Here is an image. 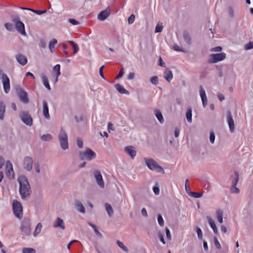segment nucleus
I'll return each mask as SVG.
<instances>
[{"label": "nucleus", "mask_w": 253, "mask_h": 253, "mask_svg": "<svg viewBox=\"0 0 253 253\" xmlns=\"http://www.w3.org/2000/svg\"><path fill=\"white\" fill-rule=\"evenodd\" d=\"M4 159L2 156H0V169H1L4 165Z\"/></svg>", "instance_id": "obj_59"}, {"label": "nucleus", "mask_w": 253, "mask_h": 253, "mask_svg": "<svg viewBox=\"0 0 253 253\" xmlns=\"http://www.w3.org/2000/svg\"><path fill=\"white\" fill-rule=\"evenodd\" d=\"M42 80L44 86L49 90L51 89L48 80L45 75H42Z\"/></svg>", "instance_id": "obj_28"}, {"label": "nucleus", "mask_w": 253, "mask_h": 253, "mask_svg": "<svg viewBox=\"0 0 253 253\" xmlns=\"http://www.w3.org/2000/svg\"><path fill=\"white\" fill-rule=\"evenodd\" d=\"M89 225L93 229L95 234L97 236H101V234L98 231V230H97V229L95 225L90 223Z\"/></svg>", "instance_id": "obj_44"}, {"label": "nucleus", "mask_w": 253, "mask_h": 253, "mask_svg": "<svg viewBox=\"0 0 253 253\" xmlns=\"http://www.w3.org/2000/svg\"><path fill=\"white\" fill-rule=\"evenodd\" d=\"M80 156L81 160H86L91 161L95 158L96 155L95 153L90 149H86L84 152H82L80 153Z\"/></svg>", "instance_id": "obj_3"}, {"label": "nucleus", "mask_w": 253, "mask_h": 253, "mask_svg": "<svg viewBox=\"0 0 253 253\" xmlns=\"http://www.w3.org/2000/svg\"><path fill=\"white\" fill-rule=\"evenodd\" d=\"M227 120L229 127V129L231 132L234 131L235 126L234 122L232 118V116L230 111H228Z\"/></svg>", "instance_id": "obj_14"}, {"label": "nucleus", "mask_w": 253, "mask_h": 253, "mask_svg": "<svg viewBox=\"0 0 253 253\" xmlns=\"http://www.w3.org/2000/svg\"><path fill=\"white\" fill-rule=\"evenodd\" d=\"M155 114L156 117H157V119L159 121V122L161 124H163L164 122L163 116L161 113V112L159 110H155Z\"/></svg>", "instance_id": "obj_26"}, {"label": "nucleus", "mask_w": 253, "mask_h": 253, "mask_svg": "<svg viewBox=\"0 0 253 253\" xmlns=\"http://www.w3.org/2000/svg\"><path fill=\"white\" fill-rule=\"evenodd\" d=\"M245 48L246 50H249L253 48V42H250L249 43L246 44L245 46Z\"/></svg>", "instance_id": "obj_47"}, {"label": "nucleus", "mask_w": 253, "mask_h": 253, "mask_svg": "<svg viewBox=\"0 0 253 253\" xmlns=\"http://www.w3.org/2000/svg\"><path fill=\"white\" fill-rule=\"evenodd\" d=\"M77 143L78 146L80 148H81L83 147V141L81 139H78L77 140Z\"/></svg>", "instance_id": "obj_55"}, {"label": "nucleus", "mask_w": 253, "mask_h": 253, "mask_svg": "<svg viewBox=\"0 0 253 253\" xmlns=\"http://www.w3.org/2000/svg\"><path fill=\"white\" fill-rule=\"evenodd\" d=\"M0 78L3 84L4 91L5 93H7L10 88L9 78L5 74L2 73L0 75Z\"/></svg>", "instance_id": "obj_8"}, {"label": "nucleus", "mask_w": 253, "mask_h": 253, "mask_svg": "<svg viewBox=\"0 0 253 253\" xmlns=\"http://www.w3.org/2000/svg\"><path fill=\"white\" fill-rule=\"evenodd\" d=\"M197 233L198 238L200 239H201L203 237L202 231L201 229L199 228H198L197 229Z\"/></svg>", "instance_id": "obj_50"}, {"label": "nucleus", "mask_w": 253, "mask_h": 253, "mask_svg": "<svg viewBox=\"0 0 253 253\" xmlns=\"http://www.w3.org/2000/svg\"><path fill=\"white\" fill-rule=\"evenodd\" d=\"M222 50V47L221 46H216L215 47H213L211 49V51L213 52H220Z\"/></svg>", "instance_id": "obj_51"}, {"label": "nucleus", "mask_w": 253, "mask_h": 253, "mask_svg": "<svg viewBox=\"0 0 253 253\" xmlns=\"http://www.w3.org/2000/svg\"><path fill=\"white\" fill-rule=\"evenodd\" d=\"M215 139V136L213 132H211L210 135V140L211 143H213Z\"/></svg>", "instance_id": "obj_52"}, {"label": "nucleus", "mask_w": 253, "mask_h": 253, "mask_svg": "<svg viewBox=\"0 0 253 253\" xmlns=\"http://www.w3.org/2000/svg\"><path fill=\"white\" fill-rule=\"evenodd\" d=\"M16 59L17 62L22 66L26 65L28 62L26 57L21 54H18L16 55Z\"/></svg>", "instance_id": "obj_15"}, {"label": "nucleus", "mask_w": 253, "mask_h": 253, "mask_svg": "<svg viewBox=\"0 0 253 253\" xmlns=\"http://www.w3.org/2000/svg\"><path fill=\"white\" fill-rule=\"evenodd\" d=\"M19 183V193L21 198L25 199L30 194V186L25 176L21 175L18 177Z\"/></svg>", "instance_id": "obj_1"}, {"label": "nucleus", "mask_w": 253, "mask_h": 253, "mask_svg": "<svg viewBox=\"0 0 253 253\" xmlns=\"http://www.w3.org/2000/svg\"><path fill=\"white\" fill-rule=\"evenodd\" d=\"M150 82L154 84H157L159 83L158 78L157 76H154L150 79Z\"/></svg>", "instance_id": "obj_43"}, {"label": "nucleus", "mask_w": 253, "mask_h": 253, "mask_svg": "<svg viewBox=\"0 0 253 253\" xmlns=\"http://www.w3.org/2000/svg\"><path fill=\"white\" fill-rule=\"evenodd\" d=\"M158 221L161 226H163L164 225V221L161 215L159 214L158 216Z\"/></svg>", "instance_id": "obj_45"}, {"label": "nucleus", "mask_w": 253, "mask_h": 253, "mask_svg": "<svg viewBox=\"0 0 253 253\" xmlns=\"http://www.w3.org/2000/svg\"><path fill=\"white\" fill-rule=\"evenodd\" d=\"M164 78L167 81L169 82L173 78L172 72L169 69H167L164 72Z\"/></svg>", "instance_id": "obj_25"}, {"label": "nucleus", "mask_w": 253, "mask_h": 253, "mask_svg": "<svg viewBox=\"0 0 253 253\" xmlns=\"http://www.w3.org/2000/svg\"><path fill=\"white\" fill-rule=\"evenodd\" d=\"M207 219L208 220L209 223L210 224L211 228L213 230L214 233L216 235H217L218 232L214 220L211 217L209 216L207 217Z\"/></svg>", "instance_id": "obj_21"}, {"label": "nucleus", "mask_w": 253, "mask_h": 253, "mask_svg": "<svg viewBox=\"0 0 253 253\" xmlns=\"http://www.w3.org/2000/svg\"><path fill=\"white\" fill-rule=\"evenodd\" d=\"M69 22L73 25H76L79 24V22L74 19H69Z\"/></svg>", "instance_id": "obj_53"}, {"label": "nucleus", "mask_w": 253, "mask_h": 253, "mask_svg": "<svg viewBox=\"0 0 253 253\" xmlns=\"http://www.w3.org/2000/svg\"><path fill=\"white\" fill-rule=\"evenodd\" d=\"M4 26L5 28L9 31H12L13 30V25L11 23H6L4 24Z\"/></svg>", "instance_id": "obj_46"}, {"label": "nucleus", "mask_w": 253, "mask_h": 253, "mask_svg": "<svg viewBox=\"0 0 253 253\" xmlns=\"http://www.w3.org/2000/svg\"><path fill=\"white\" fill-rule=\"evenodd\" d=\"M220 230L222 233H225L227 232L226 227L224 225H221Z\"/></svg>", "instance_id": "obj_63"}, {"label": "nucleus", "mask_w": 253, "mask_h": 253, "mask_svg": "<svg viewBox=\"0 0 253 253\" xmlns=\"http://www.w3.org/2000/svg\"><path fill=\"white\" fill-rule=\"evenodd\" d=\"M179 129L178 128H176L174 130V136L175 137H177L179 134Z\"/></svg>", "instance_id": "obj_64"}, {"label": "nucleus", "mask_w": 253, "mask_h": 253, "mask_svg": "<svg viewBox=\"0 0 253 253\" xmlns=\"http://www.w3.org/2000/svg\"><path fill=\"white\" fill-rule=\"evenodd\" d=\"M141 213L143 216H147V212L146 211V210L145 208H142L141 210Z\"/></svg>", "instance_id": "obj_62"}, {"label": "nucleus", "mask_w": 253, "mask_h": 253, "mask_svg": "<svg viewBox=\"0 0 253 253\" xmlns=\"http://www.w3.org/2000/svg\"><path fill=\"white\" fill-rule=\"evenodd\" d=\"M13 21L15 23V28L18 32L22 35H26L24 24L19 20V17H15Z\"/></svg>", "instance_id": "obj_6"}, {"label": "nucleus", "mask_w": 253, "mask_h": 253, "mask_svg": "<svg viewBox=\"0 0 253 253\" xmlns=\"http://www.w3.org/2000/svg\"><path fill=\"white\" fill-rule=\"evenodd\" d=\"M54 227H60L62 230L65 229V225L63 220L60 218H57L53 224Z\"/></svg>", "instance_id": "obj_23"}, {"label": "nucleus", "mask_w": 253, "mask_h": 253, "mask_svg": "<svg viewBox=\"0 0 253 253\" xmlns=\"http://www.w3.org/2000/svg\"><path fill=\"white\" fill-rule=\"evenodd\" d=\"M153 191L156 195H159L160 193V189L158 187H153Z\"/></svg>", "instance_id": "obj_60"}, {"label": "nucleus", "mask_w": 253, "mask_h": 253, "mask_svg": "<svg viewBox=\"0 0 253 253\" xmlns=\"http://www.w3.org/2000/svg\"><path fill=\"white\" fill-rule=\"evenodd\" d=\"M211 59L209 62L211 63H215L223 60L226 58V54L224 52L216 54H211L210 55Z\"/></svg>", "instance_id": "obj_7"}, {"label": "nucleus", "mask_w": 253, "mask_h": 253, "mask_svg": "<svg viewBox=\"0 0 253 253\" xmlns=\"http://www.w3.org/2000/svg\"><path fill=\"white\" fill-rule=\"evenodd\" d=\"M134 19H135V16L133 14H131L129 16V17L128 18V19H127L128 23L129 24H132L134 22Z\"/></svg>", "instance_id": "obj_48"}, {"label": "nucleus", "mask_w": 253, "mask_h": 253, "mask_svg": "<svg viewBox=\"0 0 253 253\" xmlns=\"http://www.w3.org/2000/svg\"><path fill=\"white\" fill-rule=\"evenodd\" d=\"M216 218L220 223H223V211L221 210L218 209L216 211Z\"/></svg>", "instance_id": "obj_27"}, {"label": "nucleus", "mask_w": 253, "mask_h": 253, "mask_svg": "<svg viewBox=\"0 0 253 253\" xmlns=\"http://www.w3.org/2000/svg\"><path fill=\"white\" fill-rule=\"evenodd\" d=\"M5 111V106L2 102H0V119L3 120Z\"/></svg>", "instance_id": "obj_29"}, {"label": "nucleus", "mask_w": 253, "mask_h": 253, "mask_svg": "<svg viewBox=\"0 0 253 253\" xmlns=\"http://www.w3.org/2000/svg\"><path fill=\"white\" fill-rule=\"evenodd\" d=\"M184 40L187 42L188 44L191 43V38L190 35L187 33H184L183 34Z\"/></svg>", "instance_id": "obj_42"}, {"label": "nucleus", "mask_w": 253, "mask_h": 253, "mask_svg": "<svg viewBox=\"0 0 253 253\" xmlns=\"http://www.w3.org/2000/svg\"><path fill=\"white\" fill-rule=\"evenodd\" d=\"M214 243L215 246L216 247V248H217L218 249H221L220 244L219 242H218L217 238H216V237H215L214 238Z\"/></svg>", "instance_id": "obj_49"}, {"label": "nucleus", "mask_w": 253, "mask_h": 253, "mask_svg": "<svg viewBox=\"0 0 253 253\" xmlns=\"http://www.w3.org/2000/svg\"><path fill=\"white\" fill-rule=\"evenodd\" d=\"M186 119L187 120V121L189 123H191L192 119V109L190 107H189L187 108L186 113Z\"/></svg>", "instance_id": "obj_31"}, {"label": "nucleus", "mask_w": 253, "mask_h": 253, "mask_svg": "<svg viewBox=\"0 0 253 253\" xmlns=\"http://www.w3.org/2000/svg\"><path fill=\"white\" fill-rule=\"evenodd\" d=\"M57 41L56 39H53L49 42V48L51 52H53L54 51L55 45L57 44Z\"/></svg>", "instance_id": "obj_33"}, {"label": "nucleus", "mask_w": 253, "mask_h": 253, "mask_svg": "<svg viewBox=\"0 0 253 253\" xmlns=\"http://www.w3.org/2000/svg\"><path fill=\"white\" fill-rule=\"evenodd\" d=\"M163 26L162 25V23H158L156 25L155 28V32L156 33H160L163 31Z\"/></svg>", "instance_id": "obj_41"}, {"label": "nucleus", "mask_w": 253, "mask_h": 253, "mask_svg": "<svg viewBox=\"0 0 253 253\" xmlns=\"http://www.w3.org/2000/svg\"><path fill=\"white\" fill-rule=\"evenodd\" d=\"M22 8L23 9L29 10L32 11L34 12V13H35L37 14H39V15L42 14L46 12V10H35V9L28 8Z\"/></svg>", "instance_id": "obj_35"}, {"label": "nucleus", "mask_w": 253, "mask_h": 253, "mask_svg": "<svg viewBox=\"0 0 253 253\" xmlns=\"http://www.w3.org/2000/svg\"><path fill=\"white\" fill-rule=\"evenodd\" d=\"M20 117L21 120L27 125L31 126L33 120L31 115L27 112H21L20 113Z\"/></svg>", "instance_id": "obj_9"}, {"label": "nucleus", "mask_w": 253, "mask_h": 253, "mask_svg": "<svg viewBox=\"0 0 253 253\" xmlns=\"http://www.w3.org/2000/svg\"><path fill=\"white\" fill-rule=\"evenodd\" d=\"M58 138L60 141L61 147L64 150L68 149V143L67 135L62 130H61L58 135Z\"/></svg>", "instance_id": "obj_5"}, {"label": "nucleus", "mask_w": 253, "mask_h": 253, "mask_svg": "<svg viewBox=\"0 0 253 253\" xmlns=\"http://www.w3.org/2000/svg\"><path fill=\"white\" fill-rule=\"evenodd\" d=\"M5 172L9 179H12L14 178V172L13 169V166L11 163L9 161L6 162Z\"/></svg>", "instance_id": "obj_10"}, {"label": "nucleus", "mask_w": 253, "mask_h": 253, "mask_svg": "<svg viewBox=\"0 0 253 253\" xmlns=\"http://www.w3.org/2000/svg\"><path fill=\"white\" fill-rule=\"evenodd\" d=\"M110 15V11L106 10L102 11L98 15V19L103 21L106 19Z\"/></svg>", "instance_id": "obj_22"}, {"label": "nucleus", "mask_w": 253, "mask_h": 253, "mask_svg": "<svg viewBox=\"0 0 253 253\" xmlns=\"http://www.w3.org/2000/svg\"><path fill=\"white\" fill-rule=\"evenodd\" d=\"M231 190V192L233 193H238L240 191L239 188H237L236 186H232Z\"/></svg>", "instance_id": "obj_54"}, {"label": "nucleus", "mask_w": 253, "mask_h": 253, "mask_svg": "<svg viewBox=\"0 0 253 253\" xmlns=\"http://www.w3.org/2000/svg\"><path fill=\"white\" fill-rule=\"evenodd\" d=\"M117 244L118 245V246L120 248H121L123 250H124L126 252H128L127 248L125 246H124V245L123 244V243L122 242L119 241V240H117Z\"/></svg>", "instance_id": "obj_40"}, {"label": "nucleus", "mask_w": 253, "mask_h": 253, "mask_svg": "<svg viewBox=\"0 0 253 253\" xmlns=\"http://www.w3.org/2000/svg\"><path fill=\"white\" fill-rule=\"evenodd\" d=\"M18 95L21 101L24 103H27L28 102L29 100L28 98V95L25 91L23 90L20 91L19 92Z\"/></svg>", "instance_id": "obj_18"}, {"label": "nucleus", "mask_w": 253, "mask_h": 253, "mask_svg": "<svg viewBox=\"0 0 253 253\" xmlns=\"http://www.w3.org/2000/svg\"><path fill=\"white\" fill-rule=\"evenodd\" d=\"M42 228V224L41 223H39L36 226L34 232V236H36L41 231Z\"/></svg>", "instance_id": "obj_36"}, {"label": "nucleus", "mask_w": 253, "mask_h": 253, "mask_svg": "<svg viewBox=\"0 0 253 253\" xmlns=\"http://www.w3.org/2000/svg\"><path fill=\"white\" fill-rule=\"evenodd\" d=\"M105 208H106V210L109 216H111L113 213V209H112L111 205L108 204H105Z\"/></svg>", "instance_id": "obj_34"}, {"label": "nucleus", "mask_w": 253, "mask_h": 253, "mask_svg": "<svg viewBox=\"0 0 253 253\" xmlns=\"http://www.w3.org/2000/svg\"><path fill=\"white\" fill-rule=\"evenodd\" d=\"M166 231V235H167V238L169 240H170L171 239V237L170 232L169 229L168 228H167Z\"/></svg>", "instance_id": "obj_58"}, {"label": "nucleus", "mask_w": 253, "mask_h": 253, "mask_svg": "<svg viewBox=\"0 0 253 253\" xmlns=\"http://www.w3.org/2000/svg\"><path fill=\"white\" fill-rule=\"evenodd\" d=\"M75 205L77 210L79 211L82 213L85 212V209L82 203H81L80 202H77L75 204Z\"/></svg>", "instance_id": "obj_30"}, {"label": "nucleus", "mask_w": 253, "mask_h": 253, "mask_svg": "<svg viewBox=\"0 0 253 253\" xmlns=\"http://www.w3.org/2000/svg\"><path fill=\"white\" fill-rule=\"evenodd\" d=\"M42 104H43V110H42L43 115L46 119H49L50 118V115L49 114L47 103L46 102V101L44 100L42 101Z\"/></svg>", "instance_id": "obj_17"}, {"label": "nucleus", "mask_w": 253, "mask_h": 253, "mask_svg": "<svg viewBox=\"0 0 253 253\" xmlns=\"http://www.w3.org/2000/svg\"><path fill=\"white\" fill-rule=\"evenodd\" d=\"M53 72L55 75V83H57L58 80V77L60 75V65L56 64L54 66L53 69Z\"/></svg>", "instance_id": "obj_20"}, {"label": "nucleus", "mask_w": 253, "mask_h": 253, "mask_svg": "<svg viewBox=\"0 0 253 253\" xmlns=\"http://www.w3.org/2000/svg\"><path fill=\"white\" fill-rule=\"evenodd\" d=\"M173 48L174 50L177 51H183V50L178 45L176 44H174L173 46Z\"/></svg>", "instance_id": "obj_56"}, {"label": "nucleus", "mask_w": 253, "mask_h": 253, "mask_svg": "<svg viewBox=\"0 0 253 253\" xmlns=\"http://www.w3.org/2000/svg\"><path fill=\"white\" fill-rule=\"evenodd\" d=\"M68 43H70L72 46V47L74 49V54L77 53L79 50V47L78 44L76 43H75L74 42L72 41H69L68 42Z\"/></svg>", "instance_id": "obj_32"}, {"label": "nucleus", "mask_w": 253, "mask_h": 253, "mask_svg": "<svg viewBox=\"0 0 253 253\" xmlns=\"http://www.w3.org/2000/svg\"><path fill=\"white\" fill-rule=\"evenodd\" d=\"M41 139L43 141H49L52 139V136L49 134H43L41 136Z\"/></svg>", "instance_id": "obj_39"}, {"label": "nucleus", "mask_w": 253, "mask_h": 253, "mask_svg": "<svg viewBox=\"0 0 253 253\" xmlns=\"http://www.w3.org/2000/svg\"><path fill=\"white\" fill-rule=\"evenodd\" d=\"M115 88L121 94H128L129 92L126 90L122 85L116 84L115 85Z\"/></svg>", "instance_id": "obj_24"}, {"label": "nucleus", "mask_w": 253, "mask_h": 253, "mask_svg": "<svg viewBox=\"0 0 253 253\" xmlns=\"http://www.w3.org/2000/svg\"><path fill=\"white\" fill-rule=\"evenodd\" d=\"M125 151L133 159L136 155V151L134 150V148L132 146H127L125 148Z\"/></svg>", "instance_id": "obj_19"}, {"label": "nucleus", "mask_w": 253, "mask_h": 253, "mask_svg": "<svg viewBox=\"0 0 253 253\" xmlns=\"http://www.w3.org/2000/svg\"><path fill=\"white\" fill-rule=\"evenodd\" d=\"M22 253H36V250L31 248H24L22 249Z\"/></svg>", "instance_id": "obj_37"}, {"label": "nucleus", "mask_w": 253, "mask_h": 253, "mask_svg": "<svg viewBox=\"0 0 253 253\" xmlns=\"http://www.w3.org/2000/svg\"><path fill=\"white\" fill-rule=\"evenodd\" d=\"M104 66H102L100 69H99V74L100 75V76L102 78H104V76H103V68H104Z\"/></svg>", "instance_id": "obj_61"}, {"label": "nucleus", "mask_w": 253, "mask_h": 253, "mask_svg": "<svg viewBox=\"0 0 253 253\" xmlns=\"http://www.w3.org/2000/svg\"><path fill=\"white\" fill-rule=\"evenodd\" d=\"M94 176L96 179L97 183L99 185L101 188L104 187V183L100 172L98 170H96L94 172Z\"/></svg>", "instance_id": "obj_13"}, {"label": "nucleus", "mask_w": 253, "mask_h": 253, "mask_svg": "<svg viewBox=\"0 0 253 253\" xmlns=\"http://www.w3.org/2000/svg\"><path fill=\"white\" fill-rule=\"evenodd\" d=\"M145 163L149 169L152 170H155L158 172H164V170L163 168L158 165L153 159H146Z\"/></svg>", "instance_id": "obj_2"}, {"label": "nucleus", "mask_w": 253, "mask_h": 253, "mask_svg": "<svg viewBox=\"0 0 253 253\" xmlns=\"http://www.w3.org/2000/svg\"><path fill=\"white\" fill-rule=\"evenodd\" d=\"M12 209L15 216L21 218L22 216V207L21 203L17 200H13L12 203Z\"/></svg>", "instance_id": "obj_4"}, {"label": "nucleus", "mask_w": 253, "mask_h": 253, "mask_svg": "<svg viewBox=\"0 0 253 253\" xmlns=\"http://www.w3.org/2000/svg\"><path fill=\"white\" fill-rule=\"evenodd\" d=\"M123 74H124V69H123V68H122L120 70V72H119V74H118V75L116 77V79H118L119 78H121L123 76Z\"/></svg>", "instance_id": "obj_57"}, {"label": "nucleus", "mask_w": 253, "mask_h": 253, "mask_svg": "<svg viewBox=\"0 0 253 253\" xmlns=\"http://www.w3.org/2000/svg\"><path fill=\"white\" fill-rule=\"evenodd\" d=\"M33 161L32 158L26 157L23 160V166L25 169L31 171L33 168Z\"/></svg>", "instance_id": "obj_12"}, {"label": "nucleus", "mask_w": 253, "mask_h": 253, "mask_svg": "<svg viewBox=\"0 0 253 253\" xmlns=\"http://www.w3.org/2000/svg\"><path fill=\"white\" fill-rule=\"evenodd\" d=\"M200 94L201 97L203 105L204 107H205L207 104V98L205 90L203 88L202 86H200Z\"/></svg>", "instance_id": "obj_16"}, {"label": "nucleus", "mask_w": 253, "mask_h": 253, "mask_svg": "<svg viewBox=\"0 0 253 253\" xmlns=\"http://www.w3.org/2000/svg\"><path fill=\"white\" fill-rule=\"evenodd\" d=\"M21 230L25 235H29L31 233L30 222L28 219L24 220L21 225Z\"/></svg>", "instance_id": "obj_11"}, {"label": "nucleus", "mask_w": 253, "mask_h": 253, "mask_svg": "<svg viewBox=\"0 0 253 253\" xmlns=\"http://www.w3.org/2000/svg\"><path fill=\"white\" fill-rule=\"evenodd\" d=\"M189 195L191 196H192L195 198H201L203 195V193H197L195 192H191L190 194H189Z\"/></svg>", "instance_id": "obj_38"}]
</instances>
